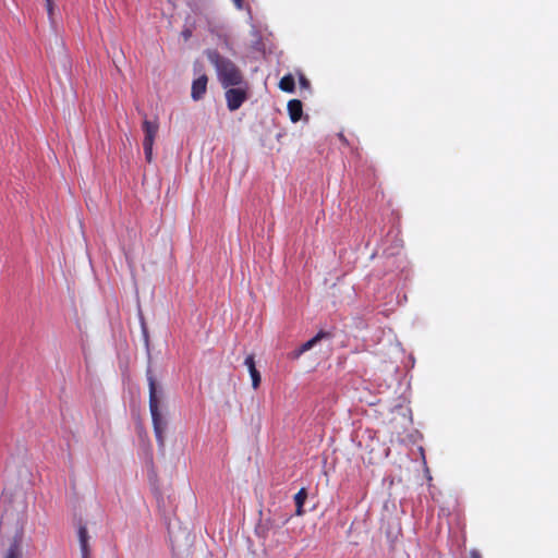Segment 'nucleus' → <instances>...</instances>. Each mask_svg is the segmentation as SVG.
<instances>
[{
  "mask_svg": "<svg viewBox=\"0 0 558 558\" xmlns=\"http://www.w3.org/2000/svg\"><path fill=\"white\" fill-rule=\"evenodd\" d=\"M182 35L184 36V38H185V39H189V38L191 37L192 33H191V31H187V29H186V31H184V32L182 33Z\"/></svg>",
  "mask_w": 558,
  "mask_h": 558,
  "instance_id": "obj_20",
  "label": "nucleus"
},
{
  "mask_svg": "<svg viewBox=\"0 0 558 558\" xmlns=\"http://www.w3.org/2000/svg\"><path fill=\"white\" fill-rule=\"evenodd\" d=\"M205 54L208 61L214 65L217 78L222 87L228 88L244 84L243 75L234 62L227 57L221 56L215 49H207Z\"/></svg>",
  "mask_w": 558,
  "mask_h": 558,
  "instance_id": "obj_1",
  "label": "nucleus"
},
{
  "mask_svg": "<svg viewBox=\"0 0 558 558\" xmlns=\"http://www.w3.org/2000/svg\"><path fill=\"white\" fill-rule=\"evenodd\" d=\"M470 558H482L481 553L477 549L470 550Z\"/></svg>",
  "mask_w": 558,
  "mask_h": 558,
  "instance_id": "obj_19",
  "label": "nucleus"
},
{
  "mask_svg": "<svg viewBox=\"0 0 558 558\" xmlns=\"http://www.w3.org/2000/svg\"><path fill=\"white\" fill-rule=\"evenodd\" d=\"M227 100V107L230 111L238 110L243 102L247 99L246 88H243L242 85L228 87L225 94Z\"/></svg>",
  "mask_w": 558,
  "mask_h": 558,
  "instance_id": "obj_5",
  "label": "nucleus"
},
{
  "mask_svg": "<svg viewBox=\"0 0 558 558\" xmlns=\"http://www.w3.org/2000/svg\"><path fill=\"white\" fill-rule=\"evenodd\" d=\"M244 365L247 367L248 373L251 375L253 388L257 389L260 384V374L256 368L255 359L253 354H250L245 357Z\"/></svg>",
  "mask_w": 558,
  "mask_h": 558,
  "instance_id": "obj_8",
  "label": "nucleus"
},
{
  "mask_svg": "<svg viewBox=\"0 0 558 558\" xmlns=\"http://www.w3.org/2000/svg\"><path fill=\"white\" fill-rule=\"evenodd\" d=\"M46 8H47L48 15L51 19L52 13H53V0H46Z\"/></svg>",
  "mask_w": 558,
  "mask_h": 558,
  "instance_id": "obj_16",
  "label": "nucleus"
},
{
  "mask_svg": "<svg viewBox=\"0 0 558 558\" xmlns=\"http://www.w3.org/2000/svg\"><path fill=\"white\" fill-rule=\"evenodd\" d=\"M157 506L158 510L163 517L167 524L170 523L171 517L175 511V498L172 495L165 496L163 494H159L157 496Z\"/></svg>",
  "mask_w": 558,
  "mask_h": 558,
  "instance_id": "obj_6",
  "label": "nucleus"
},
{
  "mask_svg": "<svg viewBox=\"0 0 558 558\" xmlns=\"http://www.w3.org/2000/svg\"><path fill=\"white\" fill-rule=\"evenodd\" d=\"M3 558H21L20 539L15 538L12 542Z\"/></svg>",
  "mask_w": 558,
  "mask_h": 558,
  "instance_id": "obj_12",
  "label": "nucleus"
},
{
  "mask_svg": "<svg viewBox=\"0 0 558 558\" xmlns=\"http://www.w3.org/2000/svg\"><path fill=\"white\" fill-rule=\"evenodd\" d=\"M327 337H329L328 332L319 331L316 336L304 342L301 347L304 350V352H306L314 348L322 339Z\"/></svg>",
  "mask_w": 558,
  "mask_h": 558,
  "instance_id": "obj_11",
  "label": "nucleus"
},
{
  "mask_svg": "<svg viewBox=\"0 0 558 558\" xmlns=\"http://www.w3.org/2000/svg\"><path fill=\"white\" fill-rule=\"evenodd\" d=\"M77 534H78V542H80V544L88 543V532H87L86 526L81 525L78 527Z\"/></svg>",
  "mask_w": 558,
  "mask_h": 558,
  "instance_id": "obj_14",
  "label": "nucleus"
},
{
  "mask_svg": "<svg viewBox=\"0 0 558 558\" xmlns=\"http://www.w3.org/2000/svg\"><path fill=\"white\" fill-rule=\"evenodd\" d=\"M303 353H304V350L302 349V347H300L299 349H296V350L292 351V352L290 353V356H291V359L296 360V359H299Z\"/></svg>",
  "mask_w": 558,
  "mask_h": 558,
  "instance_id": "obj_18",
  "label": "nucleus"
},
{
  "mask_svg": "<svg viewBox=\"0 0 558 558\" xmlns=\"http://www.w3.org/2000/svg\"><path fill=\"white\" fill-rule=\"evenodd\" d=\"M149 388V412L151 415L154 432L159 446H163V434L167 428V421L159 411V405L163 396L162 388L157 385L155 376L150 368L146 372Z\"/></svg>",
  "mask_w": 558,
  "mask_h": 558,
  "instance_id": "obj_2",
  "label": "nucleus"
},
{
  "mask_svg": "<svg viewBox=\"0 0 558 558\" xmlns=\"http://www.w3.org/2000/svg\"><path fill=\"white\" fill-rule=\"evenodd\" d=\"M82 558H89L90 548L88 543L80 544Z\"/></svg>",
  "mask_w": 558,
  "mask_h": 558,
  "instance_id": "obj_15",
  "label": "nucleus"
},
{
  "mask_svg": "<svg viewBox=\"0 0 558 558\" xmlns=\"http://www.w3.org/2000/svg\"><path fill=\"white\" fill-rule=\"evenodd\" d=\"M279 87L284 92H293L294 89V80L291 75L283 76L279 82Z\"/></svg>",
  "mask_w": 558,
  "mask_h": 558,
  "instance_id": "obj_13",
  "label": "nucleus"
},
{
  "mask_svg": "<svg viewBox=\"0 0 558 558\" xmlns=\"http://www.w3.org/2000/svg\"><path fill=\"white\" fill-rule=\"evenodd\" d=\"M142 129L144 132L143 140V148L147 162H151L153 160V146L155 143L156 135L159 130V124L157 120H148L146 114H144V120L142 123Z\"/></svg>",
  "mask_w": 558,
  "mask_h": 558,
  "instance_id": "obj_4",
  "label": "nucleus"
},
{
  "mask_svg": "<svg viewBox=\"0 0 558 558\" xmlns=\"http://www.w3.org/2000/svg\"><path fill=\"white\" fill-rule=\"evenodd\" d=\"M208 78L205 74L193 81L191 96L194 100H199L206 93Z\"/></svg>",
  "mask_w": 558,
  "mask_h": 558,
  "instance_id": "obj_7",
  "label": "nucleus"
},
{
  "mask_svg": "<svg viewBox=\"0 0 558 558\" xmlns=\"http://www.w3.org/2000/svg\"><path fill=\"white\" fill-rule=\"evenodd\" d=\"M238 9H242V0H233Z\"/></svg>",
  "mask_w": 558,
  "mask_h": 558,
  "instance_id": "obj_21",
  "label": "nucleus"
},
{
  "mask_svg": "<svg viewBox=\"0 0 558 558\" xmlns=\"http://www.w3.org/2000/svg\"><path fill=\"white\" fill-rule=\"evenodd\" d=\"M288 112L292 122H298L303 113L302 102L298 99H292L288 102Z\"/></svg>",
  "mask_w": 558,
  "mask_h": 558,
  "instance_id": "obj_9",
  "label": "nucleus"
},
{
  "mask_svg": "<svg viewBox=\"0 0 558 558\" xmlns=\"http://www.w3.org/2000/svg\"><path fill=\"white\" fill-rule=\"evenodd\" d=\"M26 508V499L22 490H3L0 498V512L2 520L7 519L19 521L25 513Z\"/></svg>",
  "mask_w": 558,
  "mask_h": 558,
  "instance_id": "obj_3",
  "label": "nucleus"
},
{
  "mask_svg": "<svg viewBox=\"0 0 558 558\" xmlns=\"http://www.w3.org/2000/svg\"><path fill=\"white\" fill-rule=\"evenodd\" d=\"M306 497H307V492L305 488H301L294 496V502L296 506V514L298 515L303 514V505L305 502Z\"/></svg>",
  "mask_w": 558,
  "mask_h": 558,
  "instance_id": "obj_10",
  "label": "nucleus"
},
{
  "mask_svg": "<svg viewBox=\"0 0 558 558\" xmlns=\"http://www.w3.org/2000/svg\"><path fill=\"white\" fill-rule=\"evenodd\" d=\"M303 353H304V350L302 349V347H300L299 349H296V350L292 351V352L290 353V356H291V359L296 360V359H299Z\"/></svg>",
  "mask_w": 558,
  "mask_h": 558,
  "instance_id": "obj_17",
  "label": "nucleus"
}]
</instances>
